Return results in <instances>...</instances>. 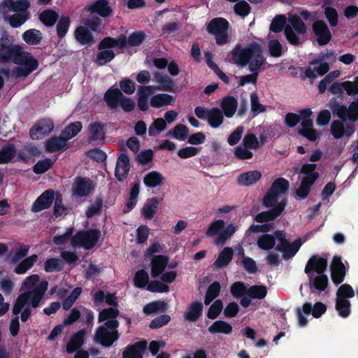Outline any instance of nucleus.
I'll use <instances>...</instances> for the list:
<instances>
[{
	"label": "nucleus",
	"instance_id": "obj_1",
	"mask_svg": "<svg viewBox=\"0 0 358 358\" xmlns=\"http://www.w3.org/2000/svg\"><path fill=\"white\" fill-rule=\"evenodd\" d=\"M10 62L19 65L13 71L16 78L27 77L38 66V60L31 53L24 51L22 46L14 44L6 36L0 38V64Z\"/></svg>",
	"mask_w": 358,
	"mask_h": 358
},
{
	"label": "nucleus",
	"instance_id": "obj_2",
	"mask_svg": "<svg viewBox=\"0 0 358 358\" xmlns=\"http://www.w3.org/2000/svg\"><path fill=\"white\" fill-rule=\"evenodd\" d=\"M227 60L229 63L241 67H245L248 64L249 70H255L257 66L264 65L266 63L262 48L256 42L249 43L245 48L239 43L236 44L228 55Z\"/></svg>",
	"mask_w": 358,
	"mask_h": 358
},
{
	"label": "nucleus",
	"instance_id": "obj_3",
	"mask_svg": "<svg viewBox=\"0 0 358 358\" xmlns=\"http://www.w3.org/2000/svg\"><path fill=\"white\" fill-rule=\"evenodd\" d=\"M146 34L143 31L132 32L128 38L126 35L120 34L117 38L104 37L97 45L99 49L118 48L123 50L127 45L131 47L139 46L146 38Z\"/></svg>",
	"mask_w": 358,
	"mask_h": 358
},
{
	"label": "nucleus",
	"instance_id": "obj_4",
	"mask_svg": "<svg viewBox=\"0 0 358 358\" xmlns=\"http://www.w3.org/2000/svg\"><path fill=\"white\" fill-rule=\"evenodd\" d=\"M118 320L106 321L97 327L94 341L104 348L111 347L120 338Z\"/></svg>",
	"mask_w": 358,
	"mask_h": 358
},
{
	"label": "nucleus",
	"instance_id": "obj_5",
	"mask_svg": "<svg viewBox=\"0 0 358 358\" xmlns=\"http://www.w3.org/2000/svg\"><path fill=\"white\" fill-rule=\"evenodd\" d=\"M229 23L226 19L215 17L208 23L206 30L208 34L215 36L217 45H223L229 41Z\"/></svg>",
	"mask_w": 358,
	"mask_h": 358
},
{
	"label": "nucleus",
	"instance_id": "obj_6",
	"mask_svg": "<svg viewBox=\"0 0 358 358\" xmlns=\"http://www.w3.org/2000/svg\"><path fill=\"white\" fill-rule=\"evenodd\" d=\"M100 237L101 231L99 229L82 230L72 237L71 244L85 250H91L96 245Z\"/></svg>",
	"mask_w": 358,
	"mask_h": 358
},
{
	"label": "nucleus",
	"instance_id": "obj_7",
	"mask_svg": "<svg viewBox=\"0 0 358 358\" xmlns=\"http://www.w3.org/2000/svg\"><path fill=\"white\" fill-rule=\"evenodd\" d=\"M327 311V306L322 302H316L313 306L310 302H306L302 306V309H297V317L299 324L301 327L306 326L308 321L303 315L311 314L315 318L320 317Z\"/></svg>",
	"mask_w": 358,
	"mask_h": 358
},
{
	"label": "nucleus",
	"instance_id": "obj_8",
	"mask_svg": "<svg viewBox=\"0 0 358 358\" xmlns=\"http://www.w3.org/2000/svg\"><path fill=\"white\" fill-rule=\"evenodd\" d=\"M94 188L95 185L90 178L77 176L72 187V194L77 197H87L92 193Z\"/></svg>",
	"mask_w": 358,
	"mask_h": 358
},
{
	"label": "nucleus",
	"instance_id": "obj_9",
	"mask_svg": "<svg viewBox=\"0 0 358 358\" xmlns=\"http://www.w3.org/2000/svg\"><path fill=\"white\" fill-rule=\"evenodd\" d=\"M54 128V123L50 118H43L37 121L29 131L33 140L41 139L48 135Z\"/></svg>",
	"mask_w": 358,
	"mask_h": 358
},
{
	"label": "nucleus",
	"instance_id": "obj_10",
	"mask_svg": "<svg viewBox=\"0 0 358 358\" xmlns=\"http://www.w3.org/2000/svg\"><path fill=\"white\" fill-rule=\"evenodd\" d=\"M312 29L319 45L324 46L331 41L332 34L324 20H315L313 23Z\"/></svg>",
	"mask_w": 358,
	"mask_h": 358
},
{
	"label": "nucleus",
	"instance_id": "obj_11",
	"mask_svg": "<svg viewBox=\"0 0 358 358\" xmlns=\"http://www.w3.org/2000/svg\"><path fill=\"white\" fill-rule=\"evenodd\" d=\"M331 278L335 285L342 283L346 275V268L342 262L341 257L334 256L330 265Z\"/></svg>",
	"mask_w": 358,
	"mask_h": 358
},
{
	"label": "nucleus",
	"instance_id": "obj_12",
	"mask_svg": "<svg viewBox=\"0 0 358 358\" xmlns=\"http://www.w3.org/2000/svg\"><path fill=\"white\" fill-rule=\"evenodd\" d=\"M327 259L318 255L312 256L308 261L304 272L309 278L313 275V272L317 274L324 273L327 268Z\"/></svg>",
	"mask_w": 358,
	"mask_h": 358
},
{
	"label": "nucleus",
	"instance_id": "obj_13",
	"mask_svg": "<svg viewBox=\"0 0 358 358\" xmlns=\"http://www.w3.org/2000/svg\"><path fill=\"white\" fill-rule=\"evenodd\" d=\"M130 171V159L127 152H121L117 158L115 176L118 181H124Z\"/></svg>",
	"mask_w": 358,
	"mask_h": 358
},
{
	"label": "nucleus",
	"instance_id": "obj_14",
	"mask_svg": "<svg viewBox=\"0 0 358 358\" xmlns=\"http://www.w3.org/2000/svg\"><path fill=\"white\" fill-rule=\"evenodd\" d=\"M55 200L54 190L49 189L43 192L34 202L31 210L38 213L43 210L49 208Z\"/></svg>",
	"mask_w": 358,
	"mask_h": 358
},
{
	"label": "nucleus",
	"instance_id": "obj_15",
	"mask_svg": "<svg viewBox=\"0 0 358 358\" xmlns=\"http://www.w3.org/2000/svg\"><path fill=\"white\" fill-rule=\"evenodd\" d=\"M148 343L143 340L128 345L122 352V358H143Z\"/></svg>",
	"mask_w": 358,
	"mask_h": 358
},
{
	"label": "nucleus",
	"instance_id": "obj_16",
	"mask_svg": "<svg viewBox=\"0 0 358 358\" xmlns=\"http://www.w3.org/2000/svg\"><path fill=\"white\" fill-rule=\"evenodd\" d=\"M87 11L92 14L96 13L106 18L112 15L113 10L109 5L108 0H96L87 6Z\"/></svg>",
	"mask_w": 358,
	"mask_h": 358
},
{
	"label": "nucleus",
	"instance_id": "obj_17",
	"mask_svg": "<svg viewBox=\"0 0 358 358\" xmlns=\"http://www.w3.org/2000/svg\"><path fill=\"white\" fill-rule=\"evenodd\" d=\"M169 258L166 255H153L151 260V276L154 278L159 276L168 265Z\"/></svg>",
	"mask_w": 358,
	"mask_h": 358
},
{
	"label": "nucleus",
	"instance_id": "obj_18",
	"mask_svg": "<svg viewBox=\"0 0 358 358\" xmlns=\"http://www.w3.org/2000/svg\"><path fill=\"white\" fill-rule=\"evenodd\" d=\"M67 141L62 134L59 136H52L45 143V150L50 153L64 150L69 147Z\"/></svg>",
	"mask_w": 358,
	"mask_h": 358
},
{
	"label": "nucleus",
	"instance_id": "obj_19",
	"mask_svg": "<svg viewBox=\"0 0 358 358\" xmlns=\"http://www.w3.org/2000/svg\"><path fill=\"white\" fill-rule=\"evenodd\" d=\"M220 107L223 115H224L227 117L231 118L234 115L237 110L238 100L233 96H226L222 99Z\"/></svg>",
	"mask_w": 358,
	"mask_h": 358
},
{
	"label": "nucleus",
	"instance_id": "obj_20",
	"mask_svg": "<svg viewBox=\"0 0 358 358\" xmlns=\"http://www.w3.org/2000/svg\"><path fill=\"white\" fill-rule=\"evenodd\" d=\"M76 41L81 45H92L95 40L93 34L88 28L80 26L76 28L74 32Z\"/></svg>",
	"mask_w": 358,
	"mask_h": 358
},
{
	"label": "nucleus",
	"instance_id": "obj_21",
	"mask_svg": "<svg viewBox=\"0 0 358 358\" xmlns=\"http://www.w3.org/2000/svg\"><path fill=\"white\" fill-rule=\"evenodd\" d=\"M203 309L201 301L192 302L184 313L185 319L188 322H196L202 315Z\"/></svg>",
	"mask_w": 358,
	"mask_h": 358
},
{
	"label": "nucleus",
	"instance_id": "obj_22",
	"mask_svg": "<svg viewBox=\"0 0 358 358\" xmlns=\"http://www.w3.org/2000/svg\"><path fill=\"white\" fill-rule=\"evenodd\" d=\"M152 93V86H140L138 91V107L140 110L145 112L148 110V98Z\"/></svg>",
	"mask_w": 358,
	"mask_h": 358
},
{
	"label": "nucleus",
	"instance_id": "obj_23",
	"mask_svg": "<svg viewBox=\"0 0 358 358\" xmlns=\"http://www.w3.org/2000/svg\"><path fill=\"white\" fill-rule=\"evenodd\" d=\"M160 200L157 197L147 199L142 210L141 214L146 220H152L157 211Z\"/></svg>",
	"mask_w": 358,
	"mask_h": 358
},
{
	"label": "nucleus",
	"instance_id": "obj_24",
	"mask_svg": "<svg viewBox=\"0 0 358 358\" xmlns=\"http://www.w3.org/2000/svg\"><path fill=\"white\" fill-rule=\"evenodd\" d=\"M122 94L118 88L110 87L104 94V100L110 108L115 109L117 107Z\"/></svg>",
	"mask_w": 358,
	"mask_h": 358
},
{
	"label": "nucleus",
	"instance_id": "obj_25",
	"mask_svg": "<svg viewBox=\"0 0 358 358\" xmlns=\"http://www.w3.org/2000/svg\"><path fill=\"white\" fill-rule=\"evenodd\" d=\"M262 177L259 171H250L241 173L237 178L238 184L243 186H250L256 183Z\"/></svg>",
	"mask_w": 358,
	"mask_h": 358
},
{
	"label": "nucleus",
	"instance_id": "obj_26",
	"mask_svg": "<svg viewBox=\"0 0 358 358\" xmlns=\"http://www.w3.org/2000/svg\"><path fill=\"white\" fill-rule=\"evenodd\" d=\"M174 103V97L169 94H157L150 99V106L156 108L165 106H173Z\"/></svg>",
	"mask_w": 358,
	"mask_h": 358
},
{
	"label": "nucleus",
	"instance_id": "obj_27",
	"mask_svg": "<svg viewBox=\"0 0 358 358\" xmlns=\"http://www.w3.org/2000/svg\"><path fill=\"white\" fill-rule=\"evenodd\" d=\"M234 255V250L231 248H224L219 254L217 259L213 264V267L221 268L226 267L231 262Z\"/></svg>",
	"mask_w": 358,
	"mask_h": 358
},
{
	"label": "nucleus",
	"instance_id": "obj_28",
	"mask_svg": "<svg viewBox=\"0 0 358 358\" xmlns=\"http://www.w3.org/2000/svg\"><path fill=\"white\" fill-rule=\"evenodd\" d=\"M140 192V182H134L131 185V187L129 192V196L127 201L125 203L124 208V213H129L131 211L136 205L138 201V196Z\"/></svg>",
	"mask_w": 358,
	"mask_h": 358
},
{
	"label": "nucleus",
	"instance_id": "obj_29",
	"mask_svg": "<svg viewBox=\"0 0 358 358\" xmlns=\"http://www.w3.org/2000/svg\"><path fill=\"white\" fill-rule=\"evenodd\" d=\"M105 125L99 122L91 123L88 127L90 138L92 141L104 140L106 135L104 132Z\"/></svg>",
	"mask_w": 358,
	"mask_h": 358
},
{
	"label": "nucleus",
	"instance_id": "obj_30",
	"mask_svg": "<svg viewBox=\"0 0 358 358\" xmlns=\"http://www.w3.org/2000/svg\"><path fill=\"white\" fill-rule=\"evenodd\" d=\"M85 331L84 329L80 330L76 333L70 339L66 345V352L69 354L75 352L80 348L84 343V336Z\"/></svg>",
	"mask_w": 358,
	"mask_h": 358
},
{
	"label": "nucleus",
	"instance_id": "obj_31",
	"mask_svg": "<svg viewBox=\"0 0 358 358\" xmlns=\"http://www.w3.org/2000/svg\"><path fill=\"white\" fill-rule=\"evenodd\" d=\"M97 49L99 52H97L94 62L99 66L106 65L115 57V53L112 48L99 49L97 47Z\"/></svg>",
	"mask_w": 358,
	"mask_h": 358
},
{
	"label": "nucleus",
	"instance_id": "obj_32",
	"mask_svg": "<svg viewBox=\"0 0 358 358\" xmlns=\"http://www.w3.org/2000/svg\"><path fill=\"white\" fill-rule=\"evenodd\" d=\"M38 19L45 27H51L59 20V15L52 9H45L39 13Z\"/></svg>",
	"mask_w": 358,
	"mask_h": 358
},
{
	"label": "nucleus",
	"instance_id": "obj_33",
	"mask_svg": "<svg viewBox=\"0 0 358 358\" xmlns=\"http://www.w3.org/2000/svg\"><path fill=\"white\" fill-rule=\"evenodd\" d=\"M317 165L315 164H305L300 169V173L305 175L302 180H306L308 182L315 183L319 178V173L315 171Z\"/></svg>",
	"mask_w": 358,
	"mask_h": 358
},
{
	"label": "nucleus",
	"instance_id": "obj_34",
	"mask_svg": "<svg viewBox=\"0 0 358 358\" xmlns=\"http://www.w3.org/2000/svg\"><path fill=\"white\" fill-rule=\"evenodd\" d=\"M17 155V150L13 143L3 146L0 150V164H8L14 159Z\"/></svg>",
	"mask_w": 358,
	"mask_h": 358
},
{
	"label": "nucleus",
	"instance_id": "obj_35",
	"mask_svg": "<svg viewBox=\"0 0 358 358\" xmlns=\"http://www.w3.org/2000/svg\"><path fill=\"white\" fill-rule=\"evenodd\" d=\"M207 122L213 128L219 127L224 122L222 111L218 108H210Z\"/></svg>",
	"mask_w": 358,
	"mask_h": 358
},
{
	"label": "nucleus",
	"instance_id": "obj_36",
	"mask_svg": "<svg viewBox=\"0 0 358 358\" xmlns=\"http://www.w3.org/2000/svg\"><path fill=\"white\" fill-rule=\"evenodd\" d=\"M22 39L30 45H38L43 39V35L40 30L30 29L22 34Z\"/></svg>",
	"mask_w": 358,
	"mask_h": 358
},
{
	"label": "nucleus",
	"instance_id": "obj_37",
	"mask_svg": "<svg viewBox=\"0 0 358 358\" xmlns=\"http://www.w3.org/2000/svg\"><path fill=\"white\" fill-rule=\"evenodd\" d=\"M164 177L158 171H152L147 173L143 178V182L148 187L154 188L163 183Z\"/></svg>",
	"mask_w": 358,
	"mask_h": 358
},
{
	"label": "nucleus",
	"instance_id": "obj_38",
	"mask_svg": "<svg viewBox=\"0 0 358 358\" xmlns=\"http://www.w3.org/2000/svg\"><path fill=\"white\" fill-rule=\"evenodd\" d=\"M232 330V326L223 320H217L208 328V331L212 334L218 333L229 334Z\"/></svg>",
	"mask_w": 358,
	"mask_h": 358
},
{
	"label": "nucleus",
	"instance_id": "obj_39",
	"mask_svg": "<svg viewBox=\"0 0 358 358\" xmlns=\"http://www.w3.org/2000/svg\"><path fill=\"white\" fill-rule=\"evenodd\" d=\"M257 246L263 250H270L273 249L275 245V235L264 234L259 236L257 239Z\"/></svg>",
	"mask_w": 358,
	"mask_h": 358
},
{
	"label": "nucleus",
	"instance_id": "obj_40",
	"mask_svg": "<svg viewBox=\"0 0 358 358\" xmlns=\"http://www.w3.org/2000/svg\"><path fill=\"white\" fill-rule=\"evenodd\" d=\"M268 291L266 285H251L248 287V296L250 299H264L267 295Z\"/></svg>",
	"mask_w": 358,
	"mask_h": 358
},
{
	"label": "nucleus",
	"instance_id": "obj_41",
	"mask_svg": "<svg viewBox=\"0 0 358 358\" xmlns=\"http://www.w3.org/2000/svg\"><path fill=\"white\" fill-rule=\"evenodd\" d=\"M221 290L220 283L218 281H215L211 283L206 292L204 303L206 305H209L215 299H216Z\"/></svg>",
	"mask_w": 358,
	"mask_h": 358
},
{
	"label": "nucleus",
	"instance_id": "obj_42",
	"mask_svg": "<svg viewBox=\"0 0 358 358\" xmlns=\"http://www.w3.org/2000/svg\"><path fill=\"white\" fill-rule=\"evenodd\" d=\"M301 244L302 243L300 238L295 240L292 243L289 242L287 246L284 248V250L280 252L282 253L283 259L285 260L292 259L299 251Z\"/></svg>",
	"mask_w": 358,
	"mask_h": 358
},
{
	"label": "nucleus",
	"instance_id": "obj_43",
	"mask_svg": "<svg viewBox=\"0 0 358 358\" xmlns=\"http://www.w3.org/2000/svg\"><path fill=\"white\" fill-rule=\"evenodd\" d=\"M120 315V311L117 308L110 307L104 308L99 313L98 322L106 321L117 320L116 318Z\"/></svg>",
	"mask_w": 358,
	"mask_h": 358
},
{
	"label": "nucleus",
	"instance_id": "obj_44",
	"mask_svg": "<svg viewBox=\"0 0 358 358\" xmlns=\"http://www.w3.org/2000/svg\"><path fill=\"white\" fill-rule=\"evenodd\" d=\"M329 279L326 274H318L317 276L313 278V275L309 278V283L315 289L322 292L326 289L328 285Z\"/></svg>",
	"mask_w": 358,
	"mask_h": 358
},
{
	"label": "nucleus",
	"instance_id": "obj_45",
	"mask_svg": "<svg viewBox=\"0 0 358 358\" xmlns=\"http://www.w3.org/2000/svg\"><path fill=\"white\" fill-rule=\"evenodd\" d=\"M38 256L32 255L22 260L15 268V272L17 274L25 273L37 262Z\"/></svg>",
	"mask_w": 358,
	"mask_h": 358
},
{
	"label": "nucleus",
	"instance_id": "obj_46",
	"mask_svg": "<svg viewBox=\"0 0 358 358\" xmlns=\"http://www.w3.org/2000/svg\"><path fill=\"white\" fill-rule=\"evenodd\" d=\"M289 187V183L287 180L283 178L276 179L271 185L270 189L274 192L277 195L280 196L285 194Z\"/></svg>",
	"mask_w": 358,
	"mask_h": 358
},
{
	"label": "nucleus",
	"instance_id": "obj_47",
	"mask_svg": "<svg viewBox=\"0 0 358 358\" xmlns=\"http://www.w3.org/2000/svg\"><path fill=\"white\" fill-rule=\"evenodd\" d=\"M335 308L338 315L343 318L348 317L351 313V303L348 299L336 298Z\"/></svg>",
	"mask_w": 358,
	"mask_h": 358
},
{
	"label": "nucleus",
	"instance_id": "obj_48",
	"mask_svg": "<svg viewBox=\"0 0 358 358\" xmlns=\"http://www.w3.org/2000/svg\"><path fill=\"white\" fill-rule=\"evenodd\" d=\"M248 287L241 281L234 282L230 287V292L236 299L248 296Z\"/></svg>",
	"mask_w": 358,
	"mask_h": 358
},
{
	"label": "nucleus",
	"instance_id": "obj_49",
	"mask_svg": "<svg viewBox=\"0 0 358 358\" xmlns=\"http://www.w3.org/2000/svg\"><path fill=\"white\" fill-rule=\"evenodd\" d=\"M82 123L79 121L72 122L69 124L66 128L62 131V134L64 136L66 140L75 137L82 129Z\"/></svg>",
	"mask_w": 358,
	"mask_h": 358
},
{
	"label": "nucleus",
	"instance_id": "obj_50",
	"mask_svg": "<svg viewBox=\"0 0 358 358\" xmlns=\"http://www.w3.org/2000/svg\"><path fill=\"white\" fill-rule=\"evenodd\" d=\"M289 22L292 29L299 34H305L307 32V27L303 20L297 15H293L289 18Z\"/></svg>",
	"mask_w": 358,
	"mask_h": 358
},
{
	"label": "nucleus",
	"instance_id": "obj_51",
	"mask_svg": "<svg viewBox=\"0 0 358 358\" xmlns=\"http://www.w3.org/2000/svg\"><path fill=\"white\" fill-rule=\"evenodd\" d=\"M64 268L62 259L56 257L48 259L44 263V270L48 273L61 271Z\"/></svg>",
	"mask_w": 358,
	"mask_h": 358
},
{
	"label": "nucleus",
	"instance_id": "obj_52",
	"mask_svg": "<svg viewBox=\"0 0 358 358\" xmlns=\"http://www.w3.org/2000/svg\"><path fill=\"white\" fill-rule=\"evenodd\" d=\"M279 215L277 210L274 208H271L267 211H263L258 213L255 217V220L259 223L268 222L276 219Z\"/></svg>",
	"mask_w": 358,
	"mask_h": 358
},
{
	"label": "nucleus",
	"instance_id": "obj_53",
	"mask_svg": "<svg viewBox=\"0 0 358 358\" xmlns=\"http://www.w3.org/2000/svg\"><path fill=\"white\" fill-rule=\"evenodd\" d=\"M57 24V34L59 38H64L71 24V19L69 16H62L58 20Z\"/></svg>",
	"mask_w": 358,
	"mask_h": 358
},
{
	"label": "nucleus",
	"instance_id": "obj_54",
	"mask_svg": "<svg viewBox=\"0 0 358 358\" xmlns=\"http://www.w3.org/2000/svg\"><path fill=\"white\" fill-rule=\"evenodd\" d=\"M30 297L29 296V293L24 292L20 294L17 298L16 299L13 307V314L14 315H17L20 313L22 308L29 301Z\"/></svg>",
	"mask_w": 358,
	"mask_h": 358
},
{
	"label": "nucleus",
	"instance_id": "obj_55",
	"mask_svg": "<svg viewBox=\"0 0 358 358\" xmlns=\"http://www.w3.org/2000/svg\"><path fill=\"white\" fill-rule=\"evenodd\" d=\"M166 128V122L164 119L158 117L155 119L148 128L150 136H155L159 132L163 131Z\"/></svg>",
	"mask_w": 358,
	"mask_h": 358
},
{
	"label": "nucleus",
	"instance_id": "obj_56",
	"mask_svg": "<svg viewBox=\"0 0 358 358\" xmlns=\"http://www.w3.org/2000/svg\"><path fill=\"white\" fill-rule=\"evenodd\" d=\"M263 66L259 65L255 70H250L252 72L251 74L241 76L238 83L239 86H244L247 83L256 84L259 76V70Z\"/></svg>",
	"mask_w": 358,
	"mask_h": 358
},
{
	"label": "nucleus",
	"instance_id": "obj_57",
	"mask_svg": "<svg viewBox=\"0 0 358 358\" xmlns=\"http://www.w3.org/2000/svg\"><path fill=\"white\" fill-rule=\"evenodd\" d=\"M189 129L184 124H177L172 130H170L167 135L176 139L184 141L188 134Z\"/></svg>",
	"mask_w": 358,
	"mask_h": 358
},
{
	"label": "nucleus",
	"instance_id": "obj_58",
	"mask_svg": "<svg viewBox=\"0 0 358 358\" xmlns=\"http://www.w3.org/2000/svg\"><path fill=\"white\" fill-rule=\"evenodd\" d=\"M103 207V199L101 196H96L93 203H92L85 212L86 217L91 218L99 214Z\"/></svg>",
	"mask_w": 358,
	"mask_h": 358
},
{
	"label": "nucleus",
	"instance_id": "obj_59",
	"mask_svg": "<svg viewBox=\"0 0 358 358\" xmlns=\"http://www.w3.org/2000/svg\"><path fill=\"white\" fill-rule=\"evenodd\" d=\"M53 162L50 158H45L37 162L33 166V171L36 174H43L52 168Z\"/></svg>",
	"mask_w": 358,
	"mask_h": 358
},
{
	"label": "nucleus",
	"instance_id": "obj_60",
	"mask_svg": "<svg viewBox=\"0 0 358 358\" xmlns=\"http://www.w3.org/2000/svg\"><path fill=\"white\" fill-rule=\"evenodd\" d=\"M234 10L237 15L244 18L250 13L251 7L246 1L241 0L234 4Z\"/></svg>",
	"mask_w": 358,
	"mask_h": 358
},
{
	"label": "nucleus",
	"instance_id": "obj_61",
	"mask_svg": "<svg viewBox=\"0 0 358 358\" xmlns=\"http://www.w3.org/2000/svg\"><path fill=\"white\" fill-rule=\"evenodd\" d=\"M331 110L342 122L349 120V109L346 106L336 103L331 106Z\"/></svg>",
	"mask_w": 358,
	"mask_h": 358
},
{
	"label": "nucleus",
	"instance_id": "obj_62",
	"mask_svg": "<svg viewBox=\"0 0 358 358\" xmlns=\"http://www.w3.org/2000/svg\"><path fill=\"white\" fill-rule=\"evenodd\" d=\"M355 291L351 285L348 284L341 285L336 292V298L348 299L355 296Z\"/></svg>",
	"mask_w": 358,
	"mask_h": 358
},
{
	"label": "nucleus",
	"instance_id": "obj_63",
	"mask_svg": "<svg viewBox=\"0 0 358 358\" xmlns=\"http://www.w3.org/2000/svg\"><path fill=\"white\" fill-rule=\"evenodd\" d=\"M286 24V17L284 15H278L272 20L270 25V31L279 33L282 31Z\"/></svg>",
	"mask_w": 358,
	"mask_h": 358
},
{
	"label": "nucleus",
	"instance_id": "obj_64",
	"mask_svg": "<svg viewBox=\"0 0 358 358\" xmlns=\"http://www.w3.org/2000/svg\"><path fill=\"white\" fill-rule=\"evenodd\" d=\"M149 281L148 273L143 269L138 270L134 276V284L138 288H143Z\"/></svg>",
	"mask_w": 358,
	"mask_h": 358
}]
</instances>
